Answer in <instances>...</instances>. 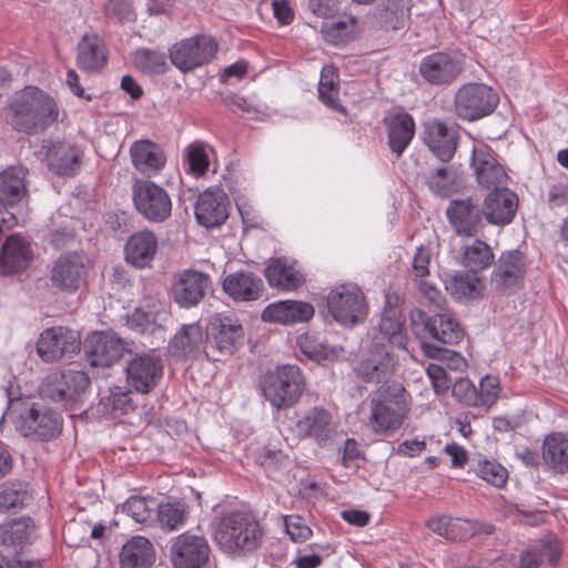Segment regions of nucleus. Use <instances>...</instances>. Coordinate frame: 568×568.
<instances>
[{"label": "nucleus", "mask_w": 568, "mask_h": 568, "mask_svg": "<svg viewBox=\"0 0 568 568\" xmlns=\"http://www.w3.org/2000/svg\"><path fill=\"white\" fill-rule=\"evenodd\" d=\"M33 528L30 517L13 519L0 526V542L6 546L21 547L28 541Z\"/></svg>", "instance_id": "09e8293b"}, {"label": "nucleus", "mask_w": 568, "mask_h": 568, "mask_svg": "<svg viewBox=\"0 0 568 568\" xmlns=\"http://www.w3.org/2000/svg\"><path fill=\"white\" fill-rule=\"evenodd\" d=\"M100 405L103 407L104 413H119L124 415L133 409L130 393L122 390L119 386L110 388L109 394L101 397Z\"/></svg>", "instance_id": "bf43d9fd"}, {"label": "nucleus", "mask_w": 568, "mask_h": 568, "mask_svg": "<svg viewBox=\"0 0 568 568\" xmlns=\"http://www.w3.org/2000/svg\"><path fill=\"white\" fill-rule=\"evenodd\" d=\"M79 349L77 333L63 326L50 327L38 337V356L44 362H54L64 355L71 357Z\"/></svg>", "instance_id": "4be33fe9"}, {"label": "nucleus", "mask_w": 568, "mask_h": 568, "mask_svg": "<svg viewBox=\"0 0 568 568\" xmlns=\"http://www.w3.org/2000/svg\"><path fill=\"white\" fill-rule=\"evenodd\" d=\"M133 168L143 175H156L166 163L163 149L151 140H138L130 146Z\"/></svg>", "instance_id": "72a5a7b5"}, {"label": "nucleus", "mask_w": 568, "mask_h": 568, "mask_svg": "<svg viewBox=\"0 0 568 568\" xmlns=\"http://www.w3.org/2000/svg\"><path fill=\"white\" fill-rule=\"evenodd\" d=\"M216 51L217 43L212 37L199 34L173 44L170 59L176 69L186 73L209 63Z\"/></svg>", "instance_id": "9d476101"}, {"label": "nucleus", "mask_w": 568, "mask_h": 568, "mask_svg": "<svg viewBox=\"0 0 568 568\" xmlns=\"http://www.w3.org/2000/svg\"><path fill=\"white\" fill-rule=\"evenodd\" d=\"M378 333L381 336L374 335L373 342L386 341L389 345L406 348L405 316L397 305L386 303L381 314Z\"/></svg>", "instance_id": "f704fd0d"}, {"label": "nucleus", "mask_w": 568, "mask_h": 568, "mask_svg": "<svg viewBox=\"0 0 568 568\" xmlns=\"http://www.w3.org/2000/svg\"><path fill=\"white\" fill-rule=\"evenodd\" d=\"M369 426L378 436H389L398 429L408 412V394L399 382L377 387L369 398Z\"/></svg>", "instance_id": "f03ea898"}, {"label": "nucleus", "mask_w": 568, "mask_h": 568, "mask_svg": "<svg viewBox=\"0 0 568 568\" xmlns=\"http://www.w3.org/2000/svg\"><path fill=\"white\" fill-rule=\"evenodd\" d=\"M264 275L271 287L285 292L295 291L305 282V274L298 263L288 257L273 260Z\"/></svg>", "instance_id": "7c9ffc66"}, {"label": "nucleus", "mask_w": 568, "mask_h": 568, "mask_svg": "<svg viewBox=\"0 0 568 568\" xmlns=\"http://www.w3.org/2000/svg\"><path fill=\"white\" fill-rule=\"evenodd\" d=\"M103 41L98 36L84 34L78 43L77 64L87 73H97L106 64Z\"/></svg>", "instance_id": "58836bf2"}, {"label": "nucleus", "mask_w": 568, "mask_h": 568, "mask_svg": "<svg viewBox=\"0 0 568 568\" xmlns=\"http://www.w3.org/2000/svg\"><path fill=\"white\" fill-rule=\"evenodd\" d=\"M410 326L422 348L423 343H458L463 336V331L456 320L444 314L429 316L418 308L410 312Z\"/></svg>", "instance_id": "0eeeda50"}, {"label": "nucleus", "mask_w": 568, "mask_h": 568, "mask_svg": "<svg viewBox=\"0 0 568 568\" xmlns=\"http://www.w3.org/2000/svg\"><path fill=\"white\" fill-rule=\"evenodd\" d=\"M383 122L387 133V145L398 158L414 139L415 121L407 112H394L385 115Z\"/></svg>", "instance_id": "473e14b6"}, {"label": "nucleus", "mask_w": 568, "mask_h": 568, "mask_svg": "<svg viewBox=\"0 0 568 568\" xmlns=\"http://www.w3.org/2000/svg\"><path fill=\"white\" fill-rule=\"evenodd\" d=\"M356 22L355 17H348L334 22H325L321 29L323 38L331 44L341 45L353 38Z\"/></svg>", "instance_id": "603ef678"}, {"label": "nucleus", "mask_w": 568, "mask_h": 568, "mask_svg": "<svg viewBox=\"0 0 568 568\" xmlns=\"http://www.w3.org/2000/svg\"><path fill=\"white\" fill-rule=\"evenodd\" d=\"M525 274L524 254L519 250L506 251L498 258L491 282L499 292L510 294L521 288Z\"/></svg>", "instance_id": "412c9836"}, {"label": "nucleus", "mask_w": 568, "mask_h": 568, "mask_svg": "<svg viewBox=\"0 0 568 568\" xmlns=\"http://www.w3.org/2000/svg\"><path fill=\"white\" fill-rule=\"evenodd\" d=\"M426 374L436 394H445L450 388L452 381L444 365L432 363L427 366Z\"/></svg>", "instance_id": "774afa93"}, {"label": "nucleus", "mask_w": 568, "mask_h": 568, "mask_svg": "<svg viewBox=\"0 0 568 568\" xmlns=\"http://www.w3.org/2000/svg\"><path fill=\"white\" fill-rule=\"evenodd\" d=\"M212 281L209 274L187 268L180 272L172 284L175 303L182 308L196 306L211 290Z\"/></svg>", "instance_id": "f3484780"}, {"label": "nucleus", "mask_w": 568, "mask_h": 568, "mask_svg": "<svg viewBox=\"0 0 568 568\" xmlns=\"http://www.w3.org/2000/svg\"><path fill=\"white\" fill-rule=\"evenodd\" d=\"M423 352L427 357L437 359L446 371L463 372L467 367L466 359L459 353L434 343H423Z\"/></svg>", "instance_id": "864d4df0"}, {"label": "nucleus", "mask_w": 568, "mask_h": 568, "mask_svg": "<svg viewBox=\"0 0 568 568\" xmlns=\"http://www.w3.org/2000/svg\"><path fill=\"white\" fill-rule=\"evenodd\" d=\"M452 386V394L460 404L477 408L476 385L469 378H458Z\"/></svg>", "instance_id": "69168bd1"}, {"label": "nucleus", "mask_w": 568, "mask_h": 568, "mask_svg": "<svg viewBox=\"0 0 568 568\" xmlns=\"http://www.w3.org/2000/svg\"><path fill=\"white\" fill-rule=\"evenodd\" d=\"M119 557L121 568H151L155 551L149 539L134 536L122 546Z\"/></svg>", "instance_id": "ea45409f"}, {"label": "nucleus", "mask_w": 568, "mask_h": 568, "mask_svg": "<svg viewBox=\"0 0 568 568\" xmlns=\"http://www.w3.org/2000/svg\"><path fill=\"white\" fill-rule=\"evenodd\" d=\"M318 99L329 109L345 114L346 109L339 102V75L333 65H324L318 81Z\"/></svg>", "instance_id": "a19ab883"}, {"label": "nucleus", "mask_w": 568, "mask_h": 568, "mask_svg": "<svg viewBox=\"0 0 568 568\" xmlns=\"http://www.w3.org/2000/svg\"><path fill=\"white\" fill-rule=\"evenodd\" d=\"M210 546L203 536L180 534L170 547L173 568H202L210 558Z\"/></svg>", "instance_id": "4468645a"}, {"label": "nucleus", "mask_w": 568, "mask_h": 568, "mask_svg": "<svg viewBox=\"0 0 568 568\" xmlns=\"http://www.w3.org/2000/svg\"><path fill=\"white\" fill-rule=\"evenodd\" d=\"M125 343L113 332H94L84 342V353L91 366L108 367L120 359Z\"/></svg>", "instance_id": "6ab92c4d"}, {"label": "nucleus", "mask_w": 568, "mask_h": 568, "mask_svg": "<svg viewBox=\"0 0 568 568\" xmlns=\"http://www.w3.org/2000/svg\"><path fill=\"white\" fill-rule=\"evenodd\" d=\"M89 387L90 378L82 371H52L42 378L38 395L73 410L84 402Z\"/></svg>", "instance_id": "7ed1b4c3"}, {"label": "nucleus", "mask_w": 568, "mask_h": 568, "mask_svg": "<svg viewBox=\"0 0 568 568\" xmlns=\"http://www.w3.org/2000/svg\"><path fill=\"white\" fill-rule=\"evenodd\" d=\"M261 388L271 406L281 410L300 399L305 389V379L298 366L287 364L266 373Z\"/></svg>", "instance_id": "20e7f679"}, {"label": "nucleus", "mask_w": 568, "mask_h": 568, "mask_svg": "<svg viewBox=\"0 0 568 568\" xmlns=\"http://www.w3.org/2000/svg\"><path fill=\"white\" fill-rule=\"evenodd\" d=\"M212 529L213 540L219 549L234 558L253 554L262 544L263 530L248 511H224L215 519Z\"/></svg>", "instance_id": "f257e3e1"}, {"label": "nucleus", "mask_w": 568, "mask_h": 568, "mask_svg": "<svg viewBox=\"0 0 568 568\" xmlns=\"http://www.w3.org/2000/svg\"><path fill=\"white\" fill-rule=\"evenodd\" d=\"M211 153H213V149L205 142L190 143L183 152L186 172L195 178L203 176L209 170Z\"/></svg>", "instance_id": "de8ad7c7"}, {"label": "nucleus", "mask_w": 568, "mask_h": 568, "mask_svg": "<svg viewBox=\"0 0 568 568\" xmlns=\"http://www.w3.org/2000/svg\"><path fill=\"white\" fill-rule=\"evenodd\" d=\"M170 355L178 359L196 358L204 354V334L199 323L184 324L170 339Z\"/></svg>", "instance_id": "2f4dec72"}, {"label": "nucleus", "mask_w": 568, "mask_h": 568, "mask_svg": "<svg viewBox=\"0 0 568 568\" xmlns=\"http://www.w3.org/2000/svg\"><path fill=\"white\" fill-rule=\"evenodd\" d=\"M33 260L30 241L19 234L8 236L0 252V274L12 275L24 271Z\"/></svg>", "instance_id": "c756f323"}, {"label": "nucleus", "mask_w": 568, "mask_h": 568, "mask_svg": "<svg viewBox=\"0 0 568 568\" xmlns=\"http://www.w3.org/2000/svg\"><path fill=\"white\" fill-rule=\"evenodd\" d=\"M398 367V359L389 351L388 345L373 342L364 351L353 366L355 377L364 383L386 386L393 382Z\"/></svg>", "instance_id": "423d86ee"}, {"label": "nucleus", "mask_w": 568, "mask_h": 568, "mask_svg": "<svg viewBox=\"0 0 568 568\" xmlns=\"http://www.w3.org/2000/svg\"><path fill=\"white\" fill-rule=\"evenodd\" d=\"M6 415L20 436L36 439V402L31 397L10 399Z\"/></svg>", "instance_id": "4c0bfd02"}, {"label": "nucleus", "mask_w": 568, "mask_h": 568, "mask_svg": "<svg viewBox=\"0 0 568 568\" xmlns=\"http://www.w3.org/2000/svg\"><path fill=\"white\" fill-rule=\"evenodd\" d=\"M155 517L162 528L176 530L184 524L185 509L180 503L156 504Z\"/></svg>", "instance_id": "4d7b16f0"}, {"label": "nucleus", "mask_w": 568, "mask_h": 568, "mask_svg": "<svg viewBox=\"0 0 568 568\" xmlns=\"http://www.w3.org/2000/svg\"><path fill=\"white\" fill-rule=\"evenodd\" d=\"M156 501L153 498L131 496L122 506L123 513L136 523L149 524L155 518Z\"/></svg>", "instance_id": "5fc2aeb1"}, {"label": "nucleus", "mask_w": 568, "mask_h": 568, "mask_svg": "<svg viewBox=\"0 0 568 568\" xmlns=\"http://www.w3.org/2000/svg\"><path fill=\"white\" fill-rule=\"evenodd\" d=\"M158 252V237L152 231L142 230L129 236L125 246V261L136 268L151 265Z\"/></svg>", "instance_id": "c9c22d12"}, {"label": "nucleus", "mask_w": 568, "mask_h": 568, "mask_svg": "<svg viewBox=\"0 0 568 568\" xmlns=\"http://www.w3.org/2000/svg\"><path fill=\"white\" fill-rule=\"evenodd\" d=\"M163 361L160 355L144 353L132 358L126 366V381L138 393L153 390L163 377Z\"/></svg>", "instance_id": "dca6fc26"}, {"label": "nucleus", "mask_w": 568, "mask_h": 568, "mask_svg": "<svg viewBox=\"0 0 568 568\" xmlns=\"http://www.w3.org/2000/svg\"><path fill=\"white\" fill-rule=\"evenodd\" d=\"M518 206V199L507 185L489 189L484 200V219L489 224L506 225L511 222Z\"/></svg>", "instance_id": "c85d7f7f"}, {"label": "nucleus", "mask_w": 568, "mask_h": 568, "mask_svg": "<svg viewBox=\"0 0 568 568\" xmlns=\"http://www.w3.org/2000/svg\"><path fill=\"white\" fill-rule=\"evenodd\" d=\"M459 134L456 124H447L439 119H432L425 123L424 142L432 153L443 162L453 159Z\"/></svg>", "instance_id": "b1692460"}, {"label": "nucleus", "mask_w": 568, "mask_h": 568, "mask_svg": "<svg viewBox=\"0 0 568 568\" xmlns=\"http://www.w3.org/2000/svg\"><path fill=\"white\" fill-rule=\"evenodd\" d=\"M474 470L479 478L497 488L503 487L508 478L507 469L496 460H478Z\"/></svg>", "instance_id": "680f3d73"}, {"label": "nucleus", "mask_w": 568, "mask_h": 568, "mask_svg": "<svg viewBox=\"0 0 568 568\" xmlns=\"http://www.w3.org/2000/svg\"><path fill=\"white\" fill-rule=\"evenodd\" d=\"M295 430L298 436L313 438L318 445L326 446L336 435V425L328 410L313 407L297 419Z\"/></svg>", "instance_id": "a878e982"}, {"label": "nucleus", "mask_w": 568, "mask_h": 568, "mask_svg": "<svg viewBox=\"0 0 568 568\" xmlns=\"http://www.w3.org/2000/svg\"><path fill=\"white\" fill-rule=\"evenodd\" d=\"M326 304L332 318L345 328L363 324L369 312L363 290L354 283L333 287L327 294Z\"/></svg>", "instance_id": "39448f33"}, {"label": "nucleus", "mask_w": 568, "mask_h": 568, "mask_svg": "<svg viewBox=\"0 0 568 568\" xmlns=\"http://www.w3.org/2000/svg\"><path fill=\"white\" fill-rule=\"evenodd\" d=\"M62 418L51 408L38 409V439L45 440L60 434Z\"/></svg>", "instance_id": "e2e57ef3"}, {"label": "nucleus", "mask_w": 568, "mask_h": 568, "mask_svg": "<svg viewBox=\"0 0 568 568\" xmlns=\"http://www.w3.org/2000/svg\"><path fill=\"white\" fill-rule=\"evenodd\" d=\"M171 320V305L165 300H151L135 307L126 315L128 327L136 333L145 335H160L166 328Z\"/></svg>", "instance_id": "f8f14e48"}, {"label": "nucleus", "mask_w": 568, "mask_h": 568, "mask_svg": "<svg viewBox=\"0 0 568 568\" xmlns=\"http://www.w3.org/2000/svg\"><path fill=\"white\" fill-rule=\"evenodd\" d=\"M243 335V327L236 318L222 315L214 317L206 332L205 356L215 361L213 351L223 355L232 354Z\"/></svg>", "instance_id": "2eb2a0df"}, {"label": "nucleus", "mask_w": 568, "mask_h": 568, "mask_svg": "<svg viewBox=\"0 0 568 568\" xmlns=\"http://www.w3.org/2000/svg\"><path fill=\"white\" fill-rule=\"evenodd\" d=\"M285 530L295 542L307 540L312 536V529L298 515H286L284 517Z\"/></svg>", "instance_id": "338daca9"}, {"label": "nucleus", "mask_w": 568, "mask_h": 568, "mask_svg": "<svg viewBox=\"0 0 568 568\" xmlns=\"http://www.w3.org/2000/svg\"><path fill=\"white\" fill-rule=\"evenodd\" d=\"M446 291L457 301L476 298L480 295L481 283L476 273L459 271L445 281Z\"/></svg>", "instance_id": "c03bdc74"}, {"label": "nucleus", "mask_w": 568, "mask_h": 568, "mask_svg": "<svg viewBox=\"0 0 568 568\" xmlns=\"http://www.w3.org/2000/svg\"><path fill=\"white\" fill-rule=\"evenodd\" d=\"M494 258L491 247L481 240H474L462 248V264L473 273L488 268Z\"/></svg>", "instance_id": "49530a36"}, {"label": "nucleus", "mask_w": 568, "mask_h": 568, "mask_svg": "<svg viewBox=\"0 0 568 568\" xmlns=\"http://www.w3.org/2000/svg\"><path fill=\"white\" fill-rule=\"evenodd\" d=\"M61 111L57 101L47 93L38 90V130L55 125L60 120Z\"/></svg>", "instance_id": "052dcab7"}, {"label": "nucleus", "mask_w": 568, "mask_h": 568, "mask_svg": "<svg viewBox=\"0 0 568 568\" xmlns=\"http://www.w3.org/2000/svg\"><path fill=\"white\" fill-rule=\"evenodd\" d=\"M466 521L448 515L434 516L426 521V526L436 535L446 539L456 540L467 536L464 529Z\"/></svg>", "instance_id": "3c124183"}, {"label": "nucleus", "mask_w": 568, "mask_h": 568, "mask_svg": "<svg viewBox=\"0 0 568 568\" xmlns=\"http://www.w3.org/2000/svg\"><path fill=\"white\" fill-rule=\"evenodd\" d=\"M4 119L16 131L31 134L36 128V88L26 87L4 108Z\"/></svg>", "instance_id": "bb28decb"}, {"label": "nucleus", "mask_w": 568, "mask_h": 568, "mask_svg": "<svg viewBox=\"0 0 568 568\" xmlns=\"http://www.w3.org/2000/svg\"><path fill=\"white\" fill-rule=\"evenodd\" d=\"M470 168L477 183L487 190L507 185L508 175L504 165L495 151L483 142L473 145Z\"/></svg>", "instance_id": "ddd939ff"}, {"label": "nucleus", "mask_w": 568, "mask_h": 568, "mask_svg": "<svg viewBox=\"0 0 568 568\" xmlns=\"http://www.w3.org/2000/svg\"><path fill=\"white\" fill-rule=\"evenodd\" d=\"M446 217L459 236H474L484 226V214L471 197L452 200L446 207Z\"/></svg>", "instance_id": "aec40b11"}, {"label": "nucleus", "mask_w": 568, "mask_h": 568, "mask_svg": "<svg viewBox=\"0 0 568 568\" xmlns=\"http://www.w3.org/2000/svg\"><path fill=\"white\" fill-rule=\"evenodd\" d=\"M297 346L305 357L315 362L324 361L334 353L323 337L312 333L302 334L297 338Z\"/></svg>", "instance_id": "6e6d98bb"}, {"label": "nucleus", "mask_w": 568, "mask_h": 568, "mask_svg": "<svg viewBox=\"0 0 568 568\" xmlns=\"http://www.w3.org/2000/svg\"><path fill=\"white\" fill-rule=\"evenodd\" d=\"M49 169L57 175L73 176L79 169V154L74 145L67 141L43 144Z\"/></svg>", "instance_id": "e433bc0d"}, {"label": "nucleus", "mask_w": 568, "mask_h": 568, "mask_svg": "<svg viewBox=\"0 0 568 568\" xmlns=\"http://www.w3.org/2000/svg\"><path fill=\"white\" fill-rule=\"evenodd\" d=\"M133 64L145 74H162L168 63L164 52L155 49H138L132 54Z\"/></svg>", "instance_id": "8fccbe9b"}, {"label": "nucleus", "mask_w": 568, "mask_h": 568, "mask_svg": "<svg viewBox=\"0 0 568 568\" xmlns=\"http://www.w3.org/2000/svg\"><path fill=\"white\" fill-rule=\"evenodd\" d=\"M229 196L222 187H207L195 203L196 221L206 229L220 226L229 216Z\"/></svg>", "instance_id": "5701e85b"}, {"label": "nucleus", "mask_w": 568, "mask_h": 568, "mask_svg": "<svg viewBox=\"0 0 568 568\" xmlns=\"http://www.w3.org/2000/svg\"><path fill=\"white\" fill-rule=\"evenodd\" d=\"M501 392L499 377L494 375L484 376L478 387L476 386L477 408L488 410L496 404Z\"/></svg>", "instance_id": "13d9d810"}, {"label": "nucleus", "mask_w": 568, "mask_h": 568, "mask_svg": "<svg viewBox=\"0 0 568 568\" xmlns=\"http://www.w3.org/2000/svg\"><path fill=\"white\" fill-rule=\"evenodd\" d=\"M32 500L29 484L19 479L0 484V511L22 508Z\"/></svg>", "instance_id": "a18cd8bd"}, {"label": "nucleus", "mask_w": 568, "mask_h": 568, "mask_svg": "<svg viewBox=\"0 0 568 568\" xmlns=\"http://www.w3.org/2000/svg\"><path fill=\"white\" fill-rule=\"evenodd\" d=\"M89 270V260L84 254L65 253L54 261L50 281L58 291L73 294L87 284Z\"/></svg>", "instance_id": "9b49d317"}, {"label": "nucleus", "mask_w": 568, "mask_h": 568, "mask_svg": "<svg viewBox=\"0 0 568 568\" xmlns=\"http://www.w3.org/2000/svg\"><path fill=\"white\" fill-rule=\"evenodd\" d=\"M221 285L222 291L235 303L255 302L264 292L263 280L254 272L245 270L226 274Z\"/></svg>", "instance_id": "393cba45"}, {"label": "nucleus", "mask_w": 568, "mask_h": 568, "mask_svg": "<svg viewBox=\"0 0 568 568\" xmlns=\"http://www.w3.org/2000/svg\"><path fill=\"white\" fill-rule=\"evenodd\" d=\"M418 70L427 83L444 85L455 81L463 70V61L456 53L438 51L425 55Z\"/></svg>", "instance_id": "a211bd4d"}, {"label": "nucleus", "mask_w": 568, "mask_h": 568, "mask_svg": "<svg viewBox=\"0 0 568 568\" xmlns=\"http://www.w3.org/2000/svg\"><path fill=\"white\" fill-rule=\"evenodd\" d=\"M314 313V306L308 302L283 300L268 304L263 310L261 318L265 323L294 325L311 321Z\"/></svg>", "instance_id": "cd10ccee"}, {"label": "nucleus", "mask_w": 568, "mask_h": 568, "mask_svg": "<svg viewBox=\"0 0 568 568\" xmlns=\"http://www.w3.org/2000/svg\"><path fill=\"white\" fill-rule=\"evenodd\" d=\"M136 211L148 221L160 223L172 212V201L165 189L150 180H136L132 187Z\"/></svg>", "instance_id": "1a4fd4ad"}, {"label": "nucleus", "mask_w": 568, "mask_h": 568, "mask_svg": "<svg viewBox=\"0 0 568 568\" xmlns=\"http://www.w3.org/2000/svg\"><path fill=\"white\" fill-rule=\"evenodd\" d=\"M427 185L435 194L447 196L454 186V172L449 168L436 169L428 174Z\"/></svg>", "instance_id": "0e129e2a"}, {"label": "nucleus", "mask_w": 568, "mask_h": 568, "mask_svg": "<svg viewBox=\"0 0 568 568\" xmlns=\"http://www.w3.org/2000/svg\"><path fill=\"white\" fill-rule=\"evenodd\" d=\"M542 456L545 463L555 471H568V438L560 433L548 435L544 439Z\"/></svg>", "instance_id": "79ce46f5"}, {"label": "nucleus", "mask_w": 568, "mask_h": 568, "mask_svg": "<svg viewBox=\"0 0 568 568\" xmlns=\"http://www.w3.org/2000/svg\"><path fill=\"white\" fill-rule=\"evenodd\" d=\"M498 104V95L493 88L483 83H467L455 93L456 115L466 121H475L490 114Z\"/></svg>", "instance_id": "6e6552de"}, {"label": "nucleus", "mask_w": 568, "mask_h": 568, "mask_svg": "<svg viewBox=\"0 0 568 568\" xmlns=\"http://www.w3.org/2000/svg\"><path fill=\"white\" fill-rule=\"evenodd\" d=\"M24 175L16 168L7 169L0 173V205L12 206L26 195Z\"/></svg>", "instance_id": "37998d69"}]
</instances>
